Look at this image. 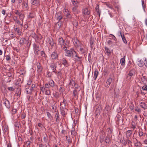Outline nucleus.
<instances>
[{
    "label": "nucleus",
    "mask_w": 147,
    "mask_h": 147,
    "mask_svg": "<svg viewBox=\"0 0 147 147\" xmlns=\"http://www.w3.org/2000/svg\"><path fill=\"white\" fill-rule=\"evenodd\" d=\"M72 23L74 27H76L77 28V26H78V21L76 20L75 19L72 22Z\"/></svg>",
    "instance_id": "32"
},
{
    "label": "nucleus",
    "mask_w": 147,
    "mask_h": 147,
    "mask_svg": "<svg viewBox=\"0 0 147 147\" xmlns=\"http://www.w3.org/2000/svg\"><path fill=\"white\" fill-rule=\"evenodd\" d=\"M48 42L52 48H54L56 49H57V46L56 43L52 38H49Z\"/></svg>",
    "instance_id": "4"
},
{
    "label": "nucleus",
    "mask_w": 147,
    "mask_h": 147,
    "mask_svg": "<svg viewBox=\"0 0 147 147\" xmlns=\"http://www.w3.org/2000/svg\"><path fill=\"white\" fill-rule=\"evenodd\" d=\"M95 9L96 10V12L98 14L99 16L100 17V11L99 9L98 5V10L97 9V7H96Z\"/></svg>",
    "instance_id": "49"
},
{
    "label": "nucleus",
    "mask_w": 147,
    "mask_h": 147,
    "mask_svg": "<svg viewBox=\"0 0 147 147\" xmlns=\"http://www.w3.org/2000/svg\"><path fill=\"white\" fill-rule=\"evenodd\" d=\"M58 41L60 45H63L64 46L65 45L64 41L62 37H61L59 38Z\"/></svg>",
    "instance_id": "18"
},
{
    "label": "nucleus",
    "mask_w": 147,
    "mask_h": 147,
    "mask_svg": "<svg viewBox=\"0 0 147 147\" xmlns=\"http://www.w3.org/2000/svg\"><path fill=\"white\" fill-rule=\"evenodd\" d=\"M143 115L144 116L143 117V120L146 118V119L147 118V113L146 111H144V113H143Z\"/></svg>",
    "instance_id": "54"
},
{
    "label": "nucleus",
    "mask_w": 147,
    "mask_h": 147,
    "mask_svg": "<svg viewBox=\"0 0 147 147\" xmlns=\"http://www.w3.org/2000/svg\"><path fill=\"white\" fill-rule=\"evenodd\" d=\"M71 1L74 6H78V4L79 2L77 0H71Z\"/></svg>",
    "instance_id": "23"
},
{
    "label": "nucleus",
    "mask_w": 147,
    "mask_h": 147,
    "mask_svg": "<svg viewBox=\"0 0 147 147\" xmlns=\"http://www.w3.org/2000/svg\"><path fill=\"white\" fill-rule=\"evenodd\" d=\"M57 19L59 21L62 18V16L60 13H57L56 15Z\"/></svg>",
    "instance_id": "22"
},
{
    "label": "nucleus",
    "mask_w": 147,
    "mask_h": 147,
    "mask_svg": "<svg viewBox=\"0 0 147 147\" xmlns=\"http://www.w3.org/2000/svg\"><path fill=\"white\" fill-rule=\"evenodd\" d=\"M23 6L26 8L28 6V3L24 1L22 3Z\"/></svg>",
    "instance_id": "42"
},
{
    "label": "nucleus",
    "mask_w": 147,
    "mask_h": 147,
    "mask_svg": "<svg viewBox=\"0 0 147 147\" xmlns=\"http://www.w3.org/2000/svg\"><path fill=\"white\" fill-rule=\"evenodd\" d=\"M47 116L51 120L52 119H53V117L51 115V114L48 112H47Z\"/></svg>",
    "instance_id": "38"
},
{
    "label": "nucleus",
    "mask_w": 147,
    "mask_h": 147,
    "mask_svg": "<svg viewBox=\"0 0 147 147\" xmlns=\"http://www.w3.org/2000/svg\"><path fill=\"white\" fill-rule=\"evenodd\" d=\"M105 142L107 143H109L110 142V138L108 136H106L105 139Z\"/></svg>",
    "instance_id": "46"
},
{
    "label": "nucleus",
    "mask_w": 147,
    "mask_h": 147,
    "mask_svg": "<svg viewBox=\"0 0 147 147\" xmlns=\"http://www.w3.org/2000/svg\"><path fill=\"white\" fill-rule=\"evenodd\" d=\"M31 143V142L29 141H27L26 142V144L27 145V147H30V144Z\"/></svg>",
    "instance_id": "51"
},
{
    "label": "nucleus",
    "mask_w": 147,
    "mask_h": 147,
    "mask_svg": "<svg viewBox=\"0 0 147 147\" xmlns=\"http://www.w3.org/2000/svg\"><path fill=\"white\" fill-rule=\"evenodd\" d=\"M51 57L53 60L58 59V54L57 53L56 51L52 53L51 55Z\"/></svg>",
    "instance_id": "9"
},
{
    "label": "nucleus",
    "mask_w": 147,
    "mask_h": 147,
    "mask_svg": "<svg viewBox=\"0 0 147 147\" xmlns=\"http://www.w3.org/2000/svg\"><path fill=\"white\" fill-rule=\"evenodd\" d=\"M82 13L84 15H89L90 14V11L88 10L87 8H85L82 10Z\"/></svg>",
    "instance_id": "14"
},
{
    "label": "nucleus",
    "mask_w": 147,
    "mask_h": 147,
    "mask_svg": "<svg viewBox=\"0 0 147 147\" xmlns=\"http://www.w3.org/2000/svg\"><path fill=\"white\" fill-rule=\"evenodd\" d=\"M42 69L43 67L42 66H37V71L38 72V74H41V73Z\"/></svg>",
    "instance_id": "20"
},
{
    "label": "nucleus",
    "mask_w": 147,
    "mask_h": 147,
    "mask_svg": "<svg viewBox=\"0 0 147 147\" xmlns=\"http://www.w3.org/2000/svg\"><path fill=\"white\" fill-rule=\"evenodd\" d=\"M31 3L33 5L38 4V0H31Z\"/></svg>",
    "instance_id": "43"
},
{
    "label": "nucleus",
    "mask_w": 147,
    "mask_h": 147,
    "mask_svg": "<svg viewBox=\"0 0 147 147\" xmlns=\"http://www.w3.org/2000/svg\"><path fill=\"white\" fill-rule=\"evenodd\" d=\"M132 133V131L131 130H129L127 131V135L129 137H130Z\"/></svg>",
    "instance_id": "44"
},
{
    "label": "nucleus",
    "mask_w": 147,
    "mask_h": 147,
    "mask_svg": "<svg viewBox=\"0 0 147 147\" xmlns=\"http://www.w3.org/2000/svg\"><path fill=\"white\" fill-rule=\"evenodd\" d=\"M91 48L92 49L93 48L92 45L94 44V41L93 38H91L90 40V42Z\"/></svg>",
    "instance_id": "45"
},
{
    "label": "nucleus",
    "mask_w": 147,
    "mask_h": 147,
    "mask_svg": "<svg viewBox=\"0 0 147 147\" xmlns=\"http://www.w3.org/2000/svg\"><path fill=\"white\" fill-rule=\"evenodd\" d=\"M80 51H81V52L82 53V54H83L84 53L86 52V50L85 49L82 47H81L80 49Z\"/></svg>",
    "instance_id": "52"
},
{
    "label": "nucleus",
    "mask_w": 147,
    "mask_h": 147,
    "mask_svg": "<svg viewBox=\"0 0 147 147\" xmlns=\"http://www.w3.org/2000/svg\"><path fill=\"white\" fill-rule=\"evenodd\" d=\"M49 85L52 87H54L55 86L54 82L52 80L49 81Z\"/></svg>",
    "instance_id": "34"
},
{
    "label": "nucleus",
    "mask_w": 147,
    "mask_h": 147,
    "mask_svg": "<svg viewBox=\"0 0 147 147\" xmlns=\"http://www.w3.org/2000/svg\"><path fill=\"white\" fill-rule=\"evenodd\" d=\"M119 33L120 34V35L121 36V38H122V39L123 40V42L125 44H127V40L125 37L124 35V34H123L121 33V32L119 31Z\"/></svg>",
    "instance_id": "16"
},
{
    "label": "nucleus",
    "mask_w": 147,
    "mask_h": 147,
    "mask_svg": "<svg viewBox=\"0 0 147 147\" xmlns=\"http://www.w3.org/2000/svg\"><path fill=\"white\" fill-rule=\"evenodd\" d=\"M78 53L76 51V53H74V57H72V58H74L75 59V60L76 61H79L80 62L81 61L80 60L76 58L78 56Z\"/></svg>",
    "instance_id": "39"
},
{
    "label": "nucleus",
    "mask_w": 147,
    "mask_h": 147,
    "mask_svg": "<svg viewBox=\"0 0 147 147\" xmlns=\"http://www.w3.org/2000/svg\"><path fill=\"white\" fill-rule=\"evenodd\" d=\"M105 51L107 53L110 54L111 53V52L110 50H109V48L107 47H105Z\"/></svg>",
    "instance_id": "50"
},
{
    "label": "nucleus",
    "mask_w": 147,
    "mask_h": 147,
    "mask_svg": "<svg viewBox=\"0 0 147 147\" xmlns=\"http://www.w3.org/2000/svg\"><path fill=\"white\" fill-rule=\"evenodd\" d=\"M110 109L109 106L108 105H106L103 111V116L104 117H106L107 116Z\"/></svg>",
    "instance_id": "3"
},
{
    "label": "nucleus",
    "mask_w": 147,
    "mask_h": 147,
    "mask_svg": "<svg viewBox=\"0 0 147 147\" xmlns=\"http://www.w3.org/2000/svg\"><path fill=\"white\" fill-rule=\"evenodd\" d=\"M62 116L63 117H65V111L64 110H60Z\"/></svg>",
    "instance_id": "55"
},
{
    "label": "nucleus",
    "mask_w": 147,
    "mask_h": 147,
    "mask_svg": "<svg viewBox=\"0 0 147 147\" xmlns=\"http://www.w3.org/2000/svg\"><path fill=\"white\" fill-rule=\"evenodd\" d=\"M15 88H13V87H9L7 88V89L10 91H13L15 90Z\"/></svg>",
    "instance_id": "58"
},
{
    "label": "nucleus",
    "mask_w": 147,
    "mask_h": 147,
    "mask_svg": "<svg viewBox=\"0 0 147 147\" xmlns=\"http://www.w3.org/2000/svg\"><path fill=\"white\" fill-rule=\"evenodd\" d=\"M11 58H10V56L9 55H8L6 56V59L7 61H10Z\"/></svg>",
    "instance_id": "62"
},
{
    "label": "nucleus",
    "mask_w": 147,
    "mask_h": 147,
    "mask_svg": "<svg viewBox=\"0 0 147 147\" xmlns=\"http://www.w3.org/2000/svg\"><path fill=\"white\" fill-rule=\"evenodd\" d=\"M3 131L4 134H6L7 132V133H9V129L7 126L5 127L3 129Z\"/></svg>",
    "instance_id": "33"
},
{
    "label": "nucleus",
    "mask_w": 147,
    "mask_h": 147,
    "mask_svg": "<svg viewBox=\"0 0 147 147\" xmlns=\"http://www.w3.org/2000/svg\"><path fill=\"white\" fill-rule=\"evenodd\" d=\"M41 56L42 59L44 61L45 60L47 57V56L45 53V52L42 51L40 52Z\"/></svg>",
    "instance_id": "11"
},
{
    "label": "nucleus",
    "mask_w": 147,
    "mask_h": 147,
    "mask_svg": "<svg viewBox=\"0 0 147 147\" xmlns=\"http://www.w3.org/2000/svg\"><path fill=\"white\" fill-rule=\"evenodd\" d=\"M129 108L132 111L134 110V105L133 104H131L129 106Z\"/></svg>",
    "instance_id": "60"
},
{
    "label": "nucleus",
    "mask_w": 147,
    "mask_h": 147,
    "mask_svg": "<svg viewBox=\"0 0 147 147\" xmlns=\"http://www.w3.org/2000/svg\"><path fill=\"white\" fill-rule=\"evenodd\" d=\"M74 86L75 88V89H76V90H77V89H78L79 87H80V86H79L78 85V84H77V83H74Z\"/></svg>",
    "instance_id": "59"
},
{
    "label": "nucleus",
    "mask_w": 147,
    "mask_h": 147,
    "mask_svg": "<svg viewBox=\"0 0 147 147\" xmlns=\"http://www.w3.org/2000/svg\"><path fill=\"white\" fill-rule=\"evenodd\" d=\"M71 135L72 136V138L76 136L77 134V133H76L75 131V129L74 128H73L71 130Z\"/></svg>",
    "instance_id": "21"
},
{
    "label": "nucleus",
    "mask_w": 147,
    "mask_h": 147,
    "mask_svg": "<svg viewBox=\"0 0 147 147\" xmlns=\"http://www.w3.org/2000/svg\"><path fill=\"white\" fill-rule=\"evenodd\" d=\"M102 107L101 105H99L98 107L96 108L95 113V115L96 116H98L100 114L101 111L102 109Z\"/></svg>",
    "instance_id": "6"
},
{
    "label": "nucleus",
    "mask_w": 147,
    "mask_h": 147,
    "mask_svg": "<svg viewBox=\"0 0 147 147\" xmlns=\"http://www.w3.org/2000/svg\"><path fill=\"white\" fill-rule=\"evenodd\" d=\"M78 7V6H74V7L73 8L72 11L74 14L78 13V12L77 9Z\"/></svg>",
    "instance_id": "26"
},
{
    "label": "nucleus",
    "mask_w": 147,
    "mask_h": 147,
    "mask_svg": "<svg viewBox=\"0 0 147 147\" xmlns=\"http://www.w3.org/2000/svg\"><path fill=\"white\" fill-rule=\"evenodd\" d=\"M18 15L20 20L23 21L25 17L24 14L21 12Z\"/></svg>",
    "instance_id": "25"
},
{
    "label": "nucleus",
    "mask_w": 147,
    "mask_h": 147,
    "mask_svg": "<svg viewBox=\"0 0 147 147\" xmlns=\"http://www.w3.org/2000/svg\"><path fill=\"white\" fill-rule=\"evenodd\" d=\"M21 93V89L20 88H18L17 91L16 92V96L18 97H20V96Z\"/></svg>",
    "instance_id": "27"
},
{
    "label": "nucleus",
    "mask_w": 147,
    "mask_h": 147,
    "mask_svg": "<svg viewBox=\"0 0 147 147\" xmlns=\"http://www.w3.org/2000/svg\"><path fill=\"white\" fill-rule=\"evenodd\" d=\"M136 142H135V146H138L139 147H141V146H144V144H147V139H145L144 142L142 144H141L140 142H138L137 140L136 139Z\"/></svg>",
    "instance_id": "7"
},
{
    "label": "nucleus",
    "mask_w": 147,
    "mask_h": 147,
    "mask_svg": "<svg viewBox=\"0 0 147 147\" xmlns=\"http://www.w3.org/2000/svg\"><path fill=\"white\" fill-rule=\"evenodd\" d=\"M109 36L112 37V39L115 41H116L117 39L115 36L113 34H110Z\"/></svg>",
    "instance_id": "53"
},
{
    "label": "nucleus",
    "mask_w": 147,
    "mask_h": 147,
    "mask_svg": "<svg viewBox=\"0 0 147 147\" xmlns=\"http://www.w3.org/2000/svg\"><path fill=\"white\" fill-rule=\"evenodd\" d=\"M78 92L77 91V90H76V89H74V90L73 92V96L74 97H75L76 96H77V97H78Z\"/></svg>",
    "instance_id": "30"
},
{
    "label": "nucleus",
    "mask_w": 147,
    "mask_h": 147,
    "mask_svg": "<svg viewBox=\"0 0 147 147\" xmlns=\"http://www.w3.org/2000/svg\"><path fill=\"white\" fill-rule=\"evenodd\" d=\"M62 63L66 67H68L69 65L67 61L65 59L63 58L62 60Z\"/></svg>",
    "instance_id": "19"
},
{
    "label": "nucleus",
    "mask_w": 147,
    "mask_h": 147,
    "mask_svg": "<svg viewBox=\"0 0 147 147\" xmlns=\"http://www.w3.org/2000/svg\"><path fill=\"white\" fill-rule=\"evenodd\" d=\"M135 70L134 69H132L130 70L128 74V76H130L129 78V80H130L131 77L133 75H135Z\"/></svg>",
    "instance_id": "12"
},
{
    "label": "nucleus",
    "mask_w": 147,
    "mask_h": 147,
    "mask_svg": "<svg viewBox=\"0 0 147 147\" xmlns=\"http://www.w3.org/2000/svg\"><path fill=\"white\" fill-rule=\"evenodd\" d=\"M47 134H45L43 138V140L45 143H47L48 141V139L47 138Z\"/></svg>",
    "instance_id": "35"
},
{
    "label": "nucleus",
    "mask_w": 147,
    "mask_h": 147,
    "mask_svg": "<svg viewBox=\"0 0 147 147\" xmlns=\"http://www.w3.org/2000/svg\"><path fill=\"white\" fill-rule=\"evenodd\" d=\"M25 40H26L25 38H21L19 42L20 44L21 45H24Z\"/></svg>",
    "instance_id": "28"
},
{
    "label": "nucleus",
    "mask_w": 147,
    "mask_h": 147,
    "mask_svg": "<svg viewBox=\"0 0 147 147\" xmlns=\"http://www.w3.org/2000/svg\"><path fill=\"white\" fill-rule=\"evenodd\" d=\"M76 53V51L73 49L71 48L70 50H68L65 51V55L66 56L71 57H74V53Z\"/></svg>",
    "instance_id": "1"
},
{
    "label": "nucleus",
    "mask_w": 147,
    "mask_h": 147,
    "mask_svg": "<svg viewBox=\"0 0 147 147\" xmlns=\"http://www.w3.org/2000/svg\"><path fill=\"white\" fill-rule=\"evenodd\" d=\"M142 88L143 91L147 90V85H146L145 86H143Z\"/></svg>",
    "instance_id": "63"
},
{
    "label": "nucleus",
    "mask_w": 147,
    "mask_h": 147,
    "mask_svg": "<svg viewBox=\"0 0 147 147\" xmlns=\"http://www.w3.org/2000/svg\"><path fill=\"white\" fill-rule=\"evenodd\" d=\"M112 76L111 75H110V77L107 80L105 86L107 88H108L109 87V86L112 82L113 79L111 78Z\"/></svg>",
    "instance_id": "10"
},
{
    "label": "nucleus",
    "mask_w": 147,
    "mask_h": 147,
    "mask_svg": "<svg viewBox=\"0 0 147 147\" xmlns=\"http://www.w3.org/2000/svg\"><path fill=\"white\" fill-rule=\"evenodd\" d=\"M138 65L140 67L143 66L144 65L143 61L142 60H140L139 61H138Z\"/></svg>",
    "instance_id": "41"
},
{
    "label": "nucleus",
    "mask_w": 147,
    "mask_h": 147,
    "mask_svg": "<svg viewBox=\"0 0 147 147\" xmlns=\"http://www.w3.org/2000/svg\"><path fill=\"white\" fill-rule=\"evenodd\" d=\"M3 101H4L3 104L5 105L6 108L8 109H9L10 108L11 106L9 101L6 98L4 99Z\"/></svg>",
    "instance_id": "8"
},
{
    "label": "nucleus",
    "mask_w": 147,
    "mask_h": 147,
    "mask_svg": "<svg viewBox=\"0 0 147 147\" xmlns=\"http://www.w3.org/2000/svg\"><path fill=\"white\" fill-rule=\"evenodd\" d=\"M56 118V121L57 123L59 124L60 122V119L59 117V116H55Z\"/></svg>",
    "instance_id": "48"
},
{
    "label": "nucleus",
    "mask_w": 147,
    "mask_h": 147,
    "mask_svg": "<svg viewBox=\"0 0 147 147\" xmlns=\"http://www.w3.org/2000/svg\"><path fill=\"white\" fill-rule=\"evenodd\" d=\"M27 17L28 18H32L34 17V14L33 13H29V15Z\"/></svg>",
    "instance_id": "36"
},
{
    "label": "nucleus",
    "mask_w": 147,
    "mask_h": 147,
    "mask_svg": "<svg viewBox=\"0 0 147 147\" xmlns=\"http://www.w3.org/2000/svg\"><path fill=\"white\" fill-rule=\"evenodd\" d=\"M16 32H17L18 34L19 35H21L22 34V32L20 30V29H18Z\"/></svg>",
    "instance_id": "64"
},
{
    "label": "nucleus",
    "mask_w": 147,
    "mask_h": 147,
    "mask_svg": "<svg viewBox=\"0 0 147 147\" xmlns=\"http://www.w3.org/2000/svg\"><path fill=\"white\" fill-rule=\"evenodd\" d=\"M98 74V72L97 69H95L94 72V80H96Z\"/></svg>",
    "instance_id": "24"
},
{
    "label": "nucleus",
    "mask_w": 147,
    "mask_h": 147,
    "mask_svg": "<svg viewBox=\"0 0 147 147\" xmlns=\"http://www.w3.org/2000/svg\"><path fill=\"white\" fill-rule=\"evenodd\" d=\"M121 143H122L124 146H126L127 144V140L123 139L121 141Z\"/></svg>",
    "instance_id": "47"
},
{
    "label": "nucleus",
    "mask_w": 147,
    "mask_h": 147,
    "mask_svg": "<svg viewBox=\"0 0 147 147\" xmlns=\"http://www.w3.org/2000/svg\"><path fill=\"white\" fill-rule=\"evenodd\" d=\"M15 123L14 126L15 129L16 130H19V127L21 126V125L18 121H16Z\"/></svg>",
    "instance_id": "15"
},
{
    "label": "nucleus",
    "mask_w": 147,
    "mask_h": 147,
    "mask_svg": "<svg viewBox=\"0 0 147 147\" xmlns=\"http://www.w3.org/2000/svg\"><path fill=\"white\" fill-rule=\"evenodd\" d=\"M146 78V77L145 76H143V78L141 79L142 82L144 83L145 81H147V79Z\"/></svg>",
    "instance_id": "56"
},
{
    "label": "nucleus",
    "mask_w": 147,
    "mask_h": 147,
    "mask_svg": "<svg viewBox=\"0 0 147 147\" xmlns=\"http://www.w3.org/2000/svg\"><path fill=\"white\" fill-rule=\"evenodd\" d=\"M61 26V23H59V22H58L55 24V27L58 30H59Z\"/></svg>",
    "instance_id": "31"
},
{
    "label": "nucleus",
    "mask_w": 147,
    "mask_h": 147,
    "mask_svg": "<svg viewBox=\"0 0 147 147\" xmlns=\"http://www.w3.org/2000/svg\"><path fill=\"white\" fill-rule=\"evenodd\" d=\"M144 130H145V132L144 133L143 132H140V131L139 133V135L140 136H146V137H147V134H146V125H144Z\"/></svg>",
    "instance_id": "13"
},
{
    "label": "nucleus",
    "mask_w": 147,
    "mask_h": 147,
    "mask_svg": "<svg viewBox=\"0 0 147 147\" xmlns=\"http://www.w3.org/2000/svg\"><path fill=\"white\" fill-rule=\"evenodd\" d=\"M140 106L144 109H147V106L145 103L144 102H141L140 103Z\"/></svg>",
    "instance_id": "29"
},
{
    "label": "nucleus",
    "mask_w": 147,
    "mask_h": 147,
    "mask_svg": "<svg viewBox=\"0 0 147 147\" xmlns=\"http://www.w3.org/2000/svg\"><path fill=\"white\" fill-rule=\"evenodd\" d=\"M25 90L26 91L27 93L28 94H31V93L32 92V90L31 89H29V88H26Z\"/></svg>",
    "instance_id": "40"
},
{
    "label": "nucleus",
    "mask_w": 147,
    "mask_h": 147,
    "mask_svg": "<svg viewBox=\"0 0 147 147\" xmlns=\"http://www.w3.org/2000/svg\"><path fill=\"white\" fill-rule=\"evenodd\" d=\"M125 56H124L123 58H121L120 59V63L122 66H123L125 64Z\"/></svg>",
    "instance_id": "17"
},
{
    "label": "nucleus",
    "mask_w": 147,
    "mask_h": 147,
    "mask_svg": "<svg viewBox=\"0 0 147 147\" xmlns=\"http://www.w3.org/2000/svg\"><path fill=\"white\" fill-rule=\"evenodd\" d=\"M123 119L122 117L121 116L118 117H117L116 121V123L119 125H122L123 124Z\"/></svg>",
    "instance_id": "5"
},
{
    "label": "nucleus",
    "mask_w": 147,
    "mask_h": 147,
    "mask_svg": "<svg viewBox=\"0 0 147 147\" xmlns=\"http://www.w3.org/2000/svg\"><path fill=\"white\" fill-rule=\"evenodd\" d=\"M127 144L129 146V144H130L131 146H132V145H131V143H132V142L129 140H127Z\"/></svg>",
    "instance_id": "61"
},
{
    "label": "nucleus",
    "mask_w": 147,
    "mask_h": 147,
    "mask_svg": "<svg viewBox=\"0 0 147 147\" xmlns=\"http://www.w3.org/2000/svg\"><path fill=\"white\" fill-rule=\"evenodd\" d=\"M35 35V37L37 38V40H42V36L40 34H39L38 35H37L35 33H34Z\"/></svg>",
    "instance_id": "37"
},
{
    "label": "nucleus",
    "mask_w": 147,
    "mask_h": 147,
    "mask_svg": "<svg viewBox=\"0 0 147 147\" xmlns=\"http://www.w3.org/2000/svg\"><path fill=\"white\" fill-rule=\"evenodd\" d=\"M75 82L74 80H73V79H71L70 81V82L69 83V84L70 85H71L73 86V84H74Z\"/></svg>",
    "instance_id": "57"
},
{
    "label": "nucleus",
    "mask_w": 147,
    "mask_h": 147,
    "mask_svg": "<svg viewBox=\"0 0 147 147\" xmlns=\"http://www.w3.org/2000/svg\"><path fill=\"white\" fill-rule=\"evenodd\" d=\"M34 53L36 55H38V52L40 51L39 46L38 45L34 43L33 45Z\"/></svg>",
    "instance_id": "2"
}]
</instances>
